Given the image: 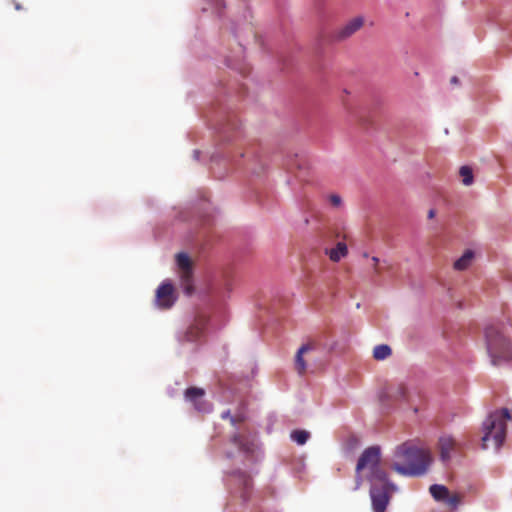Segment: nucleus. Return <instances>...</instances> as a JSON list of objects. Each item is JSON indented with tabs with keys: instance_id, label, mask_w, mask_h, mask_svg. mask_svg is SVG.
Wrapping results in <instances>:
<instances>
[{
	"instance_id": "nucleus-1",
	"label": "nucleus",
	"mask_w": 512,
	"mask_h": 512,
	"mask_svg": "<svg viewBox=\"0 0 512 512\" xmlns=\"http://www.w3.org/2000/svg\"><path fill=\"white\" fill-rule=\"evenodd\" d=\"M395 456L402 459L403 463L395 462L392 468L403 476L424 475L431 463V455L427 450L408 444L398 446Z\"/></svg>"
},
{
	"instance_id": "nucleus-2",
	"label": "nucleus",
	"mask_w": 512,
	"mask_h": 512,
	"mask_svg": "<svg viewBox=\"0 0 512 512\" xmlns=\"http://www.w3.org/2000/svg\"><path fill=\"white\" fill-rule=\"evenodd\" d=\"M485 340L492 365L500 366L512 361V343L497 325L492 324L485 328Z\"/></svg>"
},
{
	"instance_id": "nucleus-3",
	"label": "nucleus",
	"mask_w": 512,
	"mask_h": 512,
	"mask_svg": "<svg viewBox=\"0 0 512 512\" xmlns=\"http://www.w3.org/2000/svg\"><path fill=\"white\" fill-rule=\"evenodd\" d=\"M511 418L509 410L502 408L491 412L483 422L484 435L482 437V449L488 448V441L493 439L495 449L498 450L506 437V422Z\"/></svg>"
},
{
	"instance_id": "nucleus-4",
	"label": "nucleus",
	"mask_w": 512,
	"mask_h": 512,
	"mask_svg": "<svg viewBox=\"0 0 512 512\" xmlns=\"http://www.w3.org/2000/svg\"><path fill=\"white\" fill-rule=\"evenodd\" d=\"M380 448L378 446H371L363 451L357 465L356 472L359 474L361 471L368 469L369 474L367 479L371 481H383L387 477L386 472L380 466Z\"/></svg>"
},
{
	"instance_id": "nucleus-5",
	"label": "nucleus",
	"mask_w": 512,
	"mask_h": 512,
	"mask_svg": "<svg viewBox=\"0 0 512 512\" xmlns=\"http://www.w3.org/2000/svg\"><path fill=\"white\" fill-rule=\"evenodd\" d=\"M370 497L374 512H384L390 501L392 493L396 490L388 477L383 481H371Z\"/></svg>"
},
{
	"instance_id": "nucleus-6",
	"label": "nucleus",
	"mask_w": 512,
	"mask_h": 512,
	"mask_svg": "<svg viewBox=\"0 0 512 512\" xmlns=\"http://www.w3.org/2000/svg\"><path fill=\"white\" fill-rule=\"evenodd\" d=\"M176 263L183 289L187 295H191L194 291L192 260L186 253L181 252L176 255Z\"/></svg>"
},
{
	"instance_id": "nucleus-7",
	"label": "nucleus",
	"mask_w": 512,
	"mask_h": 512,
	"mask_svg": "<svg viewBox=\"0 0 512 512\" xmlns=\"http://www.w3.org/2000/svg\"><path fill=\"white\" fill-rule=\"evenodd\" d=\"M176 300L174 287L170 283H162L156 290V302L161 308H170Z\"/></svg>"
},
{
	"instance_id": "nucleus-8",
	"label": "nucleus",
	"mask_w": 512,
	"mask_h": 512,
	"mask_svg": "<svg viewBox=\"0 0 512 512\" xmlns=\"http://www.w3.org/2000/svg\"><path fill=\"white\" fill-rule=\"evenodd\" d=\"M363 25L364 18L361 16L355 17L337 29L334 33V38L338 41L345 40L360 30Z\"/></svg>"
},
{
	"instance_id": "nucleus-9",
	"label": "nucleus",
	"mask_w": 512,
	"mask_h": 512,
	"mask_svg": "<svg viewBox=\"0 0 512 512\" xmlns=\"http://www.w3.org/2000/svg\"><path fill=\"white\" fill-rule=\"evenodd\" d=\"M205 390L198 387H190L185 390V400L192 403L197 411H206V404L204 402Z\"/></svg>"
},
{
	"instance_id": "nucleus-10",
	"label": "nucleus",
	"mask_w": 512,
	"mask_h": 512,
	"mask_svg": "<svg viewBox=\"0 0 512 512\" xmlns=\"http://www.w3.org/2000/svg\"><path fill=\"white\" fill-rule=\"evenodd\" d=\"M316 349V344L314 342H308L303 344L295 355L294 366L295 370L299 375H304L307 371V363L304 359V356Z\"/></svg>"
},
{
	"instance_id": "nucleus-11",
	"label": "nucleus",
	"mask_w": 512,
	"mask_h": 512,
	"mask_svg": "<svg viewBox=\"0 0 512 512\" xmlns=\"http://www.w3.org/2000/svg\"><path fill=\"white\" fill-rule=\"evenodd\" d=\"M205 325V319H200L195 324L191 325L185 333V340L188 342L199 340L204 333Z\"/></svg>"
},
{
	"instance_id": "nucleus-12",
	"label": "nucleus",
	"mask_w": 512,
	"mask_h": 512,
	"mask_svg": "<svg viewBox=\"0 0 512 512\" xmlns=\"http://www.w3.org/2000/svg\"><path fill=\"white\" fill-rule=\"evenodd\" d=\"M456 441L450 436H443L439 440L440 456L443 461L450 459V452L455 448Z\"/></svg>"
},
{
	"instance_id": "nucleus-13",
	"label": "nucleus",
	"mask_w": 512,
	"mask_h": 512,
	"mask_svg": "<svg viewBox=\"0 0 512 512\" xmlns=\"http://www.w3.org/2000/svg\"><path fill=\"white\" fill-rule=\"evenodd\" d=\"M325 253L329 256L333 262H339L342 258L348 254L347 245L344 242H338L334 248L326 249Z\"/></svg>"
},
{
	"instance_id": "nucleus-14",
	"label": "nucleus",
	"mask_w": 512,
	"mask_h": 512,
	"mask_svg": "<svg viewBox=\"0 0 512 512\" xmlns=\"http://www.w3.org/2000/svg\"><path fill=\"white\" fill-rule=\"evenodd\" d=\"M429 491L436 501L444 502L448 497L449 490L444 485L433 484L430 486Z\"/></svg>"
},
{
	"instance_id": "nucleus-15",
	"label": "nucleus",
	"mask_w": 512,
	"mask_h": 512,
	"mask_svg": "<svg viewBox=\"0 0 512 512\" xmlns=\"http://www.w3.org/2000/svg\"><path fill=\"white\" fill-rule=\"evenodd\" d=\"M473 259V252L467 250L459 259L454 262V268L456 270L462 271L469 267L471 261Z\"/></svg>"
},
{
	"instance_id": "nucleus-16",
	"label": "nucleus",
	"mask_w": 512,
	"mask_h": 512,
	"mask_svg": "<svg viewBox=\"0 0 512 512\" xmlns=\"http://www.w3.org/2000/svg\"><path fill=\"white\" fill-rule=\"evenodd\" d=\"M392 353L391 348L386 344H381L373 349V357L376 360H384Z\"/></svg>"
},
{
	"instance_id": "nucleus-17",
	"label": "nucleus",
	"mask_w": 512,
	"mask_h": 512,
	"mask_svg": "<svg viewBox=\"0 0 512 512\" xmlns=\"http://www.w3.org/2000/svg\"><path fill=\"white\" fill-rule=\"evenodd\" d=\"M459 174L462 178V183L465 186H470L473 183V171L469 166H462L459 170Z\"/></svg>"
},
{
	"instance_id": "nucleus-18",
	"label": "nucleus",
	"mask_w": 512,
	"mask_h": 512,
	"mask_svg": "<svg viewBox=\"0 0 512 512\" xmlns=\"http://www.w3.org/2000/svg\"><path fill=\"white\" fill-rule=\"evenodd\" d=\"M310 434L305 430H294L291 433V439L299 445H304L309 439Z\"/></svg>"
},
{
	"instance_id": "nucleus-19",
	"label": "nucleus",
	"mask_w": 512,
	"mask_h": 512,
	"mask_svg": "<svg viewBox=\"0 0 512 512\" xmlns=\"http://www.w3.org/2000/svg\"><path fill=\"white\" fill-rule=\"evenodd\" d=\"M406 394H407V389H406L405 385L399 384L390 391L389 396L393 400H402V399H405Z\"/></svg>"
},
{
	"instance_id": "nucleus-20",
	"label": "nucleus",
	"mask_w": 512,
	"mask_h": 512,
	"mask_svg": "<svg viewBox=\"0 0 512 512\" xmlns=\"http://www.w3.org/2000/svg\"><path fill=\"white\" fill-rule=\"evenodd\" d=\"M449 507H451L452 509H456L457 506L460 504L461 502V496L457 493L455 494H452L450 495V493L448 494V497L446 498V500L444 501Z\"/></svg>"
},
{
	"instance_id": "nucleus-21",
	"label": "nucleus",
	"mask_w": 512,
	"mask_h": 512,
	"mask_svg": "<svg viewBox=\"0 0 512 512\" xmlns=\"http://www.w3.org/2000/svg\"><path fill=\"white\" fill-rule=\"evenodd\" d=\"M329 202L335 208H339L342 205V199L337 194L330 195L329 196Z\"/></svg>"
},
{
	"instance_id": "nucleus-22",
	"label": "nucleus",
	"mask_w": 512,
	"mask_h": 512,
	"mask_svg": "<svg viewBox=\"0 0 512 512\" xmlns=\"http://www.w3.org/2000/svg\"><path fill=\"white\" fill-rule=\"evenodd\" d=\"M240 476V479L242 480L243 482V485L245 488H248L251 484V477L249 475H247L246 473H240L239 474Z\"/></svg>"
},
{
	"instance_id": "nucleus-23",
	"label": "nucleus",
	"mask_w": 512,
	"mask_h": 512,
	"mask_svg": "<svg viewBox=\"0 0 512 512\" xmlns=\"http://www.w3.org/2000/svg\"><path fill=\"white\" fill-rule=\"evenodd\" d=\"M371 260H372V262H373L374 273H375L376 275H379V274L381 273V270H380V268L378 267V264H379V258H377V257H375V256H374V257H372V258H371Z\"/></svg>"
},
{
	"instance_id": "nucleus-24",
	"label": "nucleus",
	"mask_w": 512,
	"mask_h": 512,
	"mask_svg": "<svg viewBox=\"0 0 512 512\" xmlns=\"http://www.w3.org/2000/svg\"><path fill=\"white\" fill-rule=\"evenodd\" d=\"M233 442H234L236 445L241 446L240 436H239V435H235V436L233 437Z\"/></svg>"
},
{
	"instance_id": "nucleus-25",
	"label": "nucleus",
	"mask_w": 512,
	"mask_h": 512,
	"mask_svg": "<svg viewBox=\"0 0 512 512\" xmlns=\"http://www.w3.org/2000/svg\"><path fill=\"white\" fill-rule=\"evenodd\" d=\"M435 216V210L431 209L429 212H428V218L432 219L434 218Z\"/></svg>"
},
{
	"instance_id": "nucleus-26",
	"label": "nucleus",
	"mask_w": 512,
	"mask_h": 512,
	"mask_svg": "<svg viewBox=\"0 0 512 512\" xmlns=\"http://www.w3.org/2000/svg\"><path fill=\"white\" fill-rule=\"evenodd\" d=\"M450 81L452 84H458L459 79L456 76H453Z\"/></svg>"
},
{
	"instance_id": "nucleus-27",
	"label": "nucleus",
	"mask_w": 512,
	"mask_h": 512,
	"mask_svg": "<svg viewBox=\"0 0 512 512\" xmlns=\"http://www.w3.org/2000/svg\"><path fill=\"white\" fill-rule=\"evenodd\" d=\"M360 484H361V479L359 477H357V479H356V489L359 488Z\"/></svg>"
},
{
	"instance_id": "nucleus-28",
	"label": "nucleus",
	"mask_w": 512,
	"mask_h": 512,
	"mask_svg": "<svg viewBox=\"0 0 512 512\" xmlns=\"http://www.w3.org/2000/svg\"><path fill=\"white\" fill-rule=\"evenodd\" d=\"M222 417H223V418H227V417H229V412H225V413H223V414H222Z\"/></svg>"
},
{
	"instance_id": "nucleus-29",
	"label": "nucleus",
	"mask_w": 512,
	"mask_h": 512,
	"mask_svg": "<svg viewBox=\"0 0 512 512\" xmlns=\"http://www.w3.org/2000/svg\"><path fill=\"white\" fill-rule=\"evenodd\" d=\"M15 9H16V10H20V9H21L20 4L16 3V4H15Z\"/></svg>"
}]
</instances>
